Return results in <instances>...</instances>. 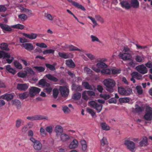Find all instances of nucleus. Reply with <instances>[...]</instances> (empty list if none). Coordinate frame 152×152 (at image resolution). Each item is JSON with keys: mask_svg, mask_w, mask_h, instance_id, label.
I'll use <instances>...</instances> for the list:
<instances>
[{"mask_svg": "<svg viewBox=\"0 0 152 152\" xmlns=\"http://www.w3.org/2000/svg\"><path fill=\"white\" fill-rule=\"evenodd\" d=\"M120 4L123 8L126 10H128L131 7L130 4L128 3V1H121Z\"/></svg>", "mask_w": 152, "mask_h": 152, "instance_id": "f3484780", "label": "nucleus"}, {"mask_svg": "<svg viewBox=\"0 0 152 152\" xmlns=\"http://www.w3.org/2000/svg\"><path fill=\"white\" fill-rule=\"evenodd\" d=\"M135 69L138 72L142 74L146 73L148 72L147 69L143 64L138 65Z\"/></svg>", "mask_w": 152, "mask_h": 152, "instance_id": "9b49d317", "label": "nucleus"}, {"mask_svg": "<svg viewBox=\"0 0 152 152\" xmlns=\"http://www.w3.org/2000/svg\"><path fill=\"white\" fill-rule=\"evenodd\" d=\"M66 64L67 66L71 68H74L75 66L74 62L72 59L66 60Z\"/></svg>", "mask_w": 152, "mask_h": 152, "instance_id": "c756f323", "label": "nucleus"}, {"mask_svg": "<svg viewBox=\"0 0 152 152\" xmlns=\"http://www.w3.org/2000/svg\"><path fill=\"white\" fill-rule=\"evenodd\" d=\"M12 104L16 106L17 108H19L20 107V102L18 100L14 99L12 101Z\"/></svg>", "mask_w": 152, "mask_h": 152, "instance_id": "a19ab883", "label": "nucleus"}, {"mask_svg": "<svg viewBox=\"0 0 152 152\" xmlns=\"http://www.w3.org/2000/svg\"><path fill=\"white\" fill-rule=\"evenodd\" d=\"M45 87L44 89V91L49 94L52 91L53 88L49 83H47L46 86Z\"/></svg>", "mask_w": 152, "mask_h": 152, "instance_id": "c85d7f7f", "label": "nucleus"}, {"mask_svg": "<svg viewBox=\"0 0 152 152\" xmlns=\"http://www.w3.org/2000/svg\"><path fill=\"white\" fill-rule=\"evenodd\" d=\"M19 20L22 21H24L27 19V16L24 14H20L18 15Z\"/></svg>", "mask_w": 152, "mask_h": 152, "instance_id": "a18cd8bd", "label": "nucleus"}, {"mask_svg": "<svg viewBox=\"0 0 152 152\" xmlns=\"http://www.w3.org/2000/svg\"><path fill=\"white\" fill-rule=\"evenodd\" d=\"M48 83H47L45 80L43 79L40 80L39 82V84L40 85H41L42 87H45L46 86V84Z\"/></svg>", "mask_w": 152, "mask_h": 152, "instance_id": "5fc2aeb1", "label": "nucleus"}, {"mask_svg": "<svg viewBox=\"0 0 152 152\" xmlns=\"http://www.w3.org/2000/svg\"><path fill=\"white\" fill-rule=\"evenodd\" d=\"M103 83L105 86L106 89L108 91L112 93L114 91V87L115 85V82L113 79L107 78L104 79Z\"/></svg>", "mask_w": 152, "mask_h": 152, "instance_id": "f257e3e1", "label": "nucleus"}, {"mask_svg": "<svg viewBox=\"0 0 152 152\" xmlns=\"http://www.w3.org/2000/svg\"><path fill=\"white\" fill-rule=\"evenodd\" d=\"M54 131L56 133V135L58 136L63 133V130L61 126L58 125L56 126Z\"/></svg>", "mask_w": 152, "mask_h": 152, "instance_id": "2eb2a0df", "label": "nucleus"}, {"mask_svg": "<svg viewBox=\"0 0 152 152\" xmlns=\"http://www.w3.org/2000/svg\"><path fill=\"white\" fill-rule=\"evenodd\" d=\"M84 71L87 75H92V71L87 67H85L83 69Z\"/></svg>", "mask_w": 152, "mask_h": 152, "instance_id": "de8ad7c7", "label": "nucleus"}, {"mask_svg": "<svg viewBox=\"0 0 152 152\" xmlns=\"http://www.w3.org/2000/svg\"><path fill=\"white\" fill-rule=\"evenodd\" d=\"M100 142L101 146L107 145L108 144V142L107 138L105 137H103L102 139L100 140Z\"/></svg>", "mask_w": 152, "mask_h": 152, "instance_id": "58836bf2", "label": "nucleus"}, {"mask_svg": "<svg viewBox=\"0 0 152 152\" xmlns=\"http://www.w3.org/2000/svg\"><path fill=\"white\" fill-rule=\"evenodd\" d=\"M72 90L78 91H81L82 90V87L79 85H73L72 86Z\"/></svg>", "mask_w": 152, "mask_h": 152, "instance_id": "09e8293b", "label": "nucleus"}, {"mask_svg": "<svg viewBox=\"0 0 152 152\" xmlns=\"http://www.w3.org/2000/svg\"><path fill=\"white\" fill-rule=\"evenodd\" d=\"M118 91L121 95L127 96L130 94L132 91L130 88L125 89L122 86H120L118 87Z\"/></svg>", "mask_w": 152, "mask_h": 152, "instance_id": "7ed1b4c3", "label": "nucleus"}, {"mask_svg": "<svg viewBox=\"0 0 152 152\" xmlns=\"http://www.w3.org/2000/svg\"><path fill=\"white\" fill-rule=\"evenodd\" d=\"M87 94H88L87 91H85L83 92L82 96L84 99L87 100L89 99V97L87 95Z\"/></svg>", "mask_w": 152, "mask_h": 152, "instance_id": "e2e57ef3", "label": "nucleus"}, {"mask_svg": "<svg viewBox=\"0 0 152 152\" xmlns=\"http://www.w3.org/2000/svg\"><path fill=\"white\" fill-rule=\"evenodd\" d=\"M45 77L47 78L48 79L54 82H56L58 80L57 78L50 74H48L45 75L44 76V77Z\"/></svg>", "mask_w": 152, "mask_h": 152, "instance_id": "5701e85b", "label": "nucleus"}, {"mask_svg": "<svg viewBox=\"0 0 152 152\" xmlns=\"http://www.w3.org/2000/svg\"><path fill=\"white\" fill-rule=\"evenodd\" d=\"M14 95L15 94L13 93H7L1 96L0 97L3 99L9 101L13 98Z\"/></svg>", "mask_w": 152, "mask_h": 152, "instance_id": "f8f14e48", "label": "nucleus"}, {"mask_svg": "<svg viewBox=\"0 0 152 152\" xmlns=\"http://www.w3.org/2000/svg\"><path fill=\"white\" fill-rule=\"evenodd\" d=\"M99 96L101 98H102L105 100L108 99L111 97L109 94H101L99 95Z\"/></svg>", "mask_w": 152, "mask_h": 152, "instance_id": "3c124183", "label": "nucleus"}, {"mask_svg": "<svg viewBox=\"0 0 152 152\" xmlns=\"http://www.w3.org/2000/svg\"><path fill=\"white\" fill-rule=\"evenodd\" d=\"M23 35L28 39H34L36 38L37 35L36 34L33 33L30 34L23 33Z\"/></svg>", "mask_w": 152, "mask_h": 152, "instance_id": "4be33fe9", "label": "nucleus"}, {"mask_svg": "<svg viewBox=\"0 0 152 152\" xmlns=\"http://www.w3.org/2000/svg\"><path fill=\"white\" fill-rule=\"evenodd\" d=\"M55 50L52 49H48L44 50L43 51V54L44 55H47L48 54L53 53Z\"/></svg>", "mask_w": 152, "mask_h": 152, "instance_id": "4d7b16f0", "label": "nucleus"}, {"mask_svg": "<svg viewBox=\"0 0 152 152\" xmlns=\"http://www.w3.org/2000/svg\"><path fill=\"white\" fill-rule=\"evenodd\" d=\"M30 140L33 143V147L36 151H40L42 148V145L40 141L36 140L34 138H30Z\"/></svg>", "mask_w": 152, "mask_h": 152, "instance_id": "f03ea898", "label": "nucleus"}, {"mask_svg": "<svg viewBox=\"0 0 152 152\" xmlns=\"http://www.w3.org/2000/svg\"><path fill=\"white\" fill-rule=\"evenodd\" d=\"M7 53L4 51L0 50V58L2 59L5 58Z\"/></svg>", "mask_w": 152, "mask_h": 152, "instance_id": "680f3d73", "label": "nucleus"}, {"mask_svg": "<svg viewBox=\"0 0 152 152\" xmlns=\"http://www.w3.org/2000/svg\"><path fill=\"white\" fill-rule=\"evenodd\" d=\"M132 53H121L118 55V57L124 61L128 60L132 58Z\"/></svg>", "mask_w": 152, "mask_h": 152, "instance_id": "1a4fd4ad", "label": "nucleus"}, {"mask_svg": "<svg viewBox=\"0 0 152 152\" xmlns=\"http://www.w3.org/2000/svg\"><path fill=\"white\" fill-rule=\"evenodd\" d=\"M78 141L76 139H74L69 145V147L70 149L75 148L78 147Z\"/></svg>", "mask_w": 152, "mask_h": 152, "instance_id": "6ab92c4d", "label": "nucleus"}, {"mask_svg": "<svg viewBox=\"0 0 152 152\" xmlns=\"http://www.w3.org/2000/svg\"><path fill=\"white\" fill-rule=\"evenodd\" d=\"M6 70L9 73H11L13 75H15L16 72V71L15 69L12 67L11 66L9 65L5 66Z\"/></svg>", "mask_w": 152, "mask_h": 152, "instance_id": "b1692460", "label": "nucleus"}, {"mask_svg": "<svg viewBox=\"0 0 152 152\" xmlns=\"http://www.w3.org/2000/svg\"><path fill=\"white\" fill-rule=\"evenodd\" d=\"M148 142L147 138L146 137H143L142 140L140 142L139 145L141 147L146 145Z\"/></svg>", "mask_w": 152, "mask_h": 152, "instance_id": "473e14b6", "label": "nucleus"}, {"mask_svg": "<svg viewBox=\"0 0 152 152\" xmlns=\"http://www.w3.org/2000/svg\"><path fill=\"white\" fill-rule=\"evenodd\" d=\"M136 61L137 62H142L144 58L143 56H140L139 55H137L136 56L135 58Z\"/></svg>", "mask_w": 152, "mask_h": 152, "instance_id": "37998d69", "label": "nucleus"}, {"mask_svg": "<svg viewBox=\"0 0 152 152\" xmlns=\"http://www.w3.org/2000/svg\"><path fill=\"white\" fill-rule=\"evenodd\" d=\"M11 27L17 29H23L24 28V26L22 24H18L16 25H13L11 26Z\"/></svg>", "mask_w": 152, "mask_h": 152, "instance_id": "8fccbe9b", "label": "nucleus"}, {"mask_svg": "<svg viewBox=\"0 0 152 152\" xmlns=\"http://www.w3.org/2000/svg\"><path fill=\"white\" fill-rule=\"evenodd\" d=\"M131 75L133 77H134L135 78L138 80H140L142 78V76L140 74L136 72H134L132 73Z\"/></svg>", "mask_w": 152, "mask_h": 152, "instance_id": "c9c22d12", "label": "nucleus"}, {"mask_svg": "<svg viewBox=\"0 0 152 152\" xmlns=\"http://www.w3.org/2000/svg\"><path fill=\"white\" fill-rule=\"evenodd\" d=\"M5 58H6V60L7 63L9 64H11L14 60L13 57L11 56L8 53L7 55Z\"/></svg>", "mask_w": 152, "mask_h": 152, "instance_id": "e433bc0d", "label": "nucleus"}, {"mask_svg": "<svg viewBox=\"0 0 152 152\" xmlns=\"http://www.w3.org/2000/svg\"><path fill=\"white\" fill-rule=\"evenodd\" d=\"M101 72L102 74H110L111 72V70L110 69H104L101 70Z\"/></svg>", "mask_w": 152, "mask_h": 152, "instance_id": "052dcab7", "label": "nucleus"}, {"mask_svg": "<svg viewBox=\"0 0 152 152\" xmlns=\"http://www.w3.org/2000/svg\"><path fill=\"white\" fill-rule=\"evenodd\" d=\"M58 54L60 57L64 59L69 58L70 57L69 55L71 54H68L66 53L61 52L58 53Z\"/></svg>", "mask_w": 152, "mask_h": 152, "instance_id": "f704fd0d", "label": "nucleus"}, {"mask_svg": "<svg viewBox=\"0 0 152 152\" xmlns=\"http://www.w3.org/2000/svg\"><path fill=\"white\" fill-rule=\"evenodd\" d=\"M27 75V73H25L23 72H20L18 73L17 75L19 77L24 78L26 77Z\"/></svg>", "mask_w": 152, "mask_h": 152, "instance_id": "bf43d9fd", "label": "nucleus"}, {"mask_svg": "<svg viewBox=\"0 0 152 152\" xmlns=\"http://www.w3.org/2000/svg\"><path fill=\"white\" fill-rule=\"evenodd\" d=\"M29 94L31 97H34L37 94L39 93L40 89L35 87H31L29 89Z\"/></svg>", "mask_w": 152, "mask_h": 152, "instance_id": "6e6552de", "label": "nucleus"}, {"mask_svg": "<svg viewBox=\"0 0 152 152\" xmlns=\"http://www.w3.org/2000/svg\"><path fill=\"white\" fill-rule=\"evenodd\" d=\"M124 145L126 146L127 148L131 152H135V143L133 141L128 140H126L124 142Z\"/></svg>", "mask_w": 152, "mask_h": 152, "instance_id": "0eeeda50", "label": "nucleus"}, {"mask_svg": "<svg viewBox=\"0 0 152 152\" xmlns=\"http://www.w3.org/2000/svg\"><path fill=\"white\" fill-rule=\"evenodd\" d=\"M28 86L26 84H18L17 88L21 91H26L28 88Z\"/></svg>", "mask_w": 152, "mask_h": 152, "instance_id": "a211bd4d", "label": "nucleus"}, {"mask_svg": "<svg viewBox=\"0 0 152 152\" xmlns=\"http://www.w3.org/2000/svg\"><path fill=\"white\" fill-rule=\"evenodd\" d=\"M119 101L121 103H127L129 102V97H123L119 99Z\"/></svg>", "mask_w": 152, "mask_h": 152, "instance_id": "c03bdc74", "label": "nucleus"}, {"mask_svg": "<svg viewBox=\"0 0 152 152\" xmlns=\"http://www.w3.org/2000/svg\"><path fill=\"white\" fill-rule=\"evenodd\" d=\"M81 96V94L80 93H77L75 94L72 96V98L75 100H78L79 99Z\"/></svg>", "mask_w": 152, "mask_h": 152, "instance_id": "603ef678", "label": "nucleus"}, {"mask_svg": "<svg viewBox=\"0 0 152 152\" xmlns=\"http://www.w3.org/2000/svg\"><path fill=\"white\" fill-rule=\"evenodd\" d=\"M66 48H69L70 51L77 50L81 52L82 50L78 48L77 47L72 45H68L65 44L64 46Z\"/></svg>", "mask_w": 152, "mask_h": 152, "instance_id": "412c9836", "label": "nucleus"}, {"mask_svg": "<svg viewBox=\"0 0 152 152\" xmlns=\"http://www.w3.org/2000/svg\"><path fill=\"white\" fill-rule=\"evenodd\" d=\"M144 119L146 121H151L152 120V108L149 106H147L146 112L143 116Z\"/></svg>", "mask_w": 152, "mask_h": 152, "instance_id": "20e7f679", "label": "nucleus"}, {"mask_svg": "<svg viewBox=\"0 0 152 152\" xmlns=\"http://www.w3.org/2000/svg\"><path fill=\"white\" fill-rule=\"evenodd\" d=\"M60 137L61 140L63 142H65L69 140L70 139L69 136L68 135L65 133L61 134Z\"/></svg>", "mask_w": 152, "mask_h": 152, "instance_id": "a878e982", "label": "nucleus"}, {"mask_svg": "<svg viewBox=\"0 0 152 152\" xmlns=\"http://www.w3.org/2000/svg\"><path fill=\"white\" fill-rule=\"evenodd\" d=\"M21 12H25L28 14L29 15H31L32 14L31 11V10L24 8L22 7H19Z\"/></svg>", "mask_w": 152, "mask_h": 152, "instance_id": "72a5a7b5", "label": "nucleus"}, {"mask_svg": "<svg viewBox=\"0 0 152 152\" xmlns=\"http://www.w3.org/2000/svg\"><path fill=\"white\" fill-rule=\"evenodd\" d=\"M135 108H133L132 109V111L133 113H140L142 112L143 110L142 108L137 104H136L135 105Z\"/></svg>", "mask_w": 152, "mask_h": 152, "instance_id": "393cba45", "label": "nucleus"}, {"mask_svg": "<svg viewBox=\"0 0 152 152\" xmlns=\"http://www.w3.org/2000/svg\"><path fill=\"white\" fill-rule=\"evenodd\" d=\"M69 2H71L72 4L75 7L81 9L83 11L86 10L85 8L82 5L79 4L78 3L75 1H73L72 0H67Z\"/></svg>", "mask_w": 152, "mask_h": 152, "instance_id": "4468645a", "label": "nucleus"}, {"mask_svg": "<svg viewBox=\"0 0 152 152\" xmlns=\"http://www.w3.org/2000/svg\"><path fill=\"white\" fill-rule=\"evenodd\" d=\"M62 109L64 112L65 114H68L70 113L71 111L66 106H64L62 107Z\"/></svg>", "mask_w": 152, "mask_h": 152, "instance_id": "864d4df0", "label": "nucleus"}, {"mask_svg": "<svg viewBox=\"0 0 152 152\" xmlns=\"http://www.w3.org/2000/svg\"><path fill=\"white\" fill-rule=\"evenodd\" d=\"M131 6L134 8H137L139 6V2L137 0H132L131 1Z\"/></svg>", "mask_w": 152, "mask_h": 152, "instance_id": "cd10ccee", "label": "nucleus"}, {"mask_svg": "<svg viewBox=\"0 0 152 152\" xmlns=\"http://www.w3.org/2000/svg\"><path fill=\"white\" fill-rule=\"evenodd\" d=\"M22 45L27 50L31 51L34 49V47L32 44L29 43H23Z\"/></svg>", "mask_w": 152, "mask_h": 152, "instance_id": "dca6fc26", "label": "nucleus"}, {"mask_svg": "<svg viewBox=\"0 0 152 152\" xmlns=\"http://www.w3.org/2000/svg\"><path fill=\"white\" fill-rule=\"evenodd\" d=\"M90 37L91 39V41L92 42H100V41L98 38L96 36L93 35H91Z\"/></svg>", "mask_w": 152, "mask_h": 152, "instance_id": "6e6d98bb", "label": "nucleus"}, {"mask_svg": "<svg viewBox=\"0 0 152 152\" xmlns=\"http://www.w3.org/2000/svg\"><path fill=\"white\" fill-rule=\"evenodd\" d=\"M21 121V119L19 118H18L16 120V121L15 126L17 128H19L20 126Z\"/></svg>", "mask_w": 152, "mask_h": 152, "instance_id": "69168bd1", "label": "nucleus"}, {"mask_svg": "<svg viewBox=\"0 0 152 152\" xmlns=\"http://www.w3.org/2000/svg\"><path fill=\"white\" fill-rule=\"evenodd\" d=\"M80 143L82 151L84 152L86 151L88 148L86 141L84 140H80Z\"/></svg>", "mask_w": 152, "mask_h": 152, "instance_id": "aec40b11", "label": "nucleus"}, {"mask_svg": "<svg viewBox=\"0 0 152 152\" xmlns=\"http://www.w3.org/2000/svg\"><path fill=\"white\" fill-rule=\"evenodd\" d=\"M82 85L86 89L93 91L96 90V88L94 85H90L87 82H82Z\"/></svg>", "mask_w": 152, "mask_h": 152, "instance_id": "ddd939ff", "label": "nucleus"}, {"mask_svg": "<svg viewBox=\"0 0 152 152\" xmlns=\"http://www.w3.org/2000/svg\"><path fill=\"white\" fill-rule=\"evenodd\" d=\"M81 52L84 53L90 60H92L95 59V57L93 55L90 53H87L86 50H82Z\"/></svg>", "mask_w": 152, "mask_h": 152, "instance_id": "bb28decb", "label": "nucleus"}, {"mask_svg": "<svg viewBox=\"0 0 152 152\" xmlns=\"http://www.w3.org/2000/svg\"><path fill=\"white\" fill-rule=\"evenodd\" d=\"M14 64L15 67L17 69H21L23 68L22 64L17 61H14Z\"/></svg>", "mask_w": 152, "mask_h": 152, "instance_id": "ea45409f", "label": "nucleus"}, {"mask_svg": "<svg viewBox=\"0 0 152 152\" xmlns=\"http://www.w3.org/2000/svg\"><path fill=\"white\" fill-rule=\"evenodd\" d=\"M89 104L91 107L96 110L97 113H99L102 110V104H99L93 100L90 101Z\"/></svg>", "mask_w": 152, "mask_h": 152, "instance_id": "39448f33", "label": "nucleus"}, {"mask_svg": "<svg viewBox=\"0 0 152 152\" xmlns=\"http://www.w3.org/2000/svg\"><path fill=\"white\" fill-rule=\"evenodd\" d=\"M95 17L97 21L100 22L101 23H103L104 20L103 18L99 15H95Z\"/></svg>", "mask_w": 152, "mask_h": 152, "instance_id": "0e129e2a", "label": "nucleus"}, {"mask_svg": "<svg viewBox=\"0 0 152 152\" xmlns=\"http://www.w3.org/2000/svg\"><path fill=\"white\" fill-rule=\"evenodd\" d=\"M102 129L104 130L108 131L110 130V126L105 123H101L100 124Z\"/></svg>", "mask_w": 152, "mask_h": 152, "instance_id": "7c9ffc66", "label": "nucleus"}, {"mask_svg": "<svg viewBox=\"0 0 152 152\" xmlns=\"http://www.w3.org/2000/svg\"><path fill=\"white\" fill-rule=\"evenodd\" d=\"M26 119L30 121H33L43 119L48 120V118L47 116L37 115L31 116H28L26 117Z\"/></svg>", "mask_w": 152, "mask_h": 152, "instance_id": "423d86ee", "label": "nucleus"}, {"mask_svg": "<svg viewBox=\"0 0 152 152\" xmlns=\"http://www.w3.org/2000/svg\"><path fill=\"white\" fill-rule=\"evenodd\" d=\"M34 68L39 72H42L45 70V67L42 66H35Z\"/></svg>", "mask_w": 152, "mask_h": 152, "instance_id": "13d9d810", "label": "nucleus"}, {"mask_svg": "<svg viewBox=\"0 0 152 152\" xmlns=\"http://www.w3.org/2000/svg\"><path fill=\"white\" fill-rule=\"evenodd\" d=\"M53 96L54 98L56 99V98L58 95L59 93V90L57 88H54L53 90Z\"/></svg>", "mask_w": 152, "mask_h": 152, "instance_id": "49530a36", "label": "nucleus"}, {"mask_svg": "<svg viewBox=\"0 0 152 152\" xmlns=\"http://www.w3.org/2000/svg\"><path fill=\"white\" fill-rule=\"evenodd\" d=\"M59 90L62 96L66 97L68 96L69 89L68 88L65 86H60Z\"/></svg>", "mask_w": 152, "mask_h": 152, "instance_id": "9d476101", "label": "nucleus"}, {"mask_svg": "<svg viewBox=\"0 0 152 152\" xmlns=\"http://www.w3.org/2000/svg\"><path fill=\"white\" fill-rule=\"evenodd\" d=\"M28 95V93L26 92L20 94L19 96L20 99H23L26 98Z\"/></svg>", "mask_w": 152, "mask_h": 152, "instance_id": "79ce46f5", "label": "nucleus"}, {"mask_svg": "<svg viewBox=\"0 0 152 152\" xmlns=\"http://www.w3.org/2000/svg\"><path fill=\"white\" fill-rule=\"evenodd\" d=\"M45 65L46 67L49 68L50 70L51 71L55 70V68L54 66L48 64H46Z\"/></svg>", "mask_w": 152, "mask_h": 152, "instance_id": "338daca9", "label": "nucleus"}, {"mask_svg": "<svg viewBox=\"0 0 152 152\" xmlns=\"http://www.w3.org/2000/svg\"><path fill=\"white\" fill-rule=\"evenodd\" d=\"M96 66L98 68H101L102 69H105L107 67V65L105 64L100 62L97 63Z\"/></svg>", "mask_w": 152, "mask_h": 152, "instance_id": "2f4dec72", "label": "nucleus"}, {"mask_svg": "<svg viewBox=\"0 0 152 152\" xmlns=\"http://www.w3.org/2000/svg\"><path fill=\"white\" fill-rule=\"evenodd\" d=\"M8 45L6 43L3 42L0 44V48L2 50H9V49L8 48Z\"/></svg>", "mask_w": 152, "mask_h": 152, "instance_id": "4c0bfd02", "label": "nucleus"}, {"mask_svg": "<svg viewBox=\"0 0 152 152\" xmlns=\"http://www.w3.org/2000/svg\"><path fill=\"white\" fill-rule=\"evenodd\" d=\"M112 72L113 74H119L121 72V70L118 69H111Z\"/></svg>", "mask_w": 152, "mask_h": 152, "instance_id": "774afa93", "label": "nucleus"}]
</instances>
